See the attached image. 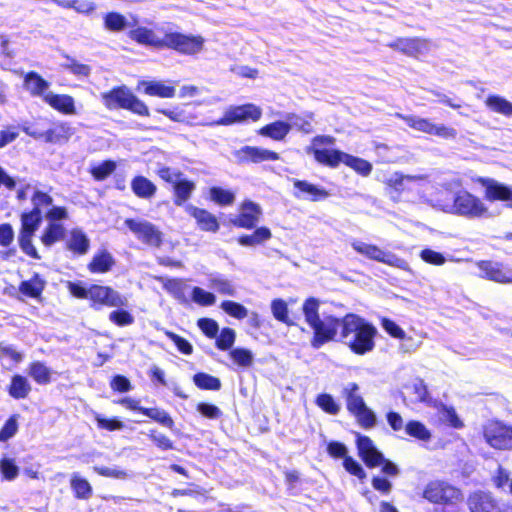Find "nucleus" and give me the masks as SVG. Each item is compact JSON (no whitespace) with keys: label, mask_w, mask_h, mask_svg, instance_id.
Masks as SVG:
<instances>
[{"label":"nucleus","mask_w":512,"mask_h":512,"mask_svg":"<svg viewBox=\"0 0 512 512\" xmlns=\"http://www.w3.org/2000/svg\"><path fill=\"white\" fill-rule=\"evenodd\" d=\"M320 301L315 297H308L302 304V313L305 322L312 330L310 346L320 349L327 343L339 341V332L343 329L345 315L338 317L334 314L320 317Z\"/></svg>","instance_id":"f257e3e1"},{"label":"nucleus","mask_w":512,"mask_h":512,"mask_svg":"<svg viewBox=\"0 0 512 512\" xmlns=\"http://www.w3.org/2000/svg\"><path fill=\"white\" fill-rule=\"evenodd\" d=\"M30 200L32 208L22 212L20 215L21 226L18 235V244L27 256L38 260L41 257L34 247L32 239L42 223L43 208L51 206V204H53V198L45 191L35 190Z\"/></svg>","instance_id":"f03ea898"},{"label":"nucleus","mask_w":512,"mask_h":512,"mask_svg":"<svg viewBox=\"0 0 512 512\" xmlns=\"http://www.w3.org/2000/svg\"><path fill=\"white\" fill-rule=\"evenodd\" d=\"M377 328L355 313L345 314L343 329L339 332V341L346 344L356 355H365L375 348Z\"/></svg>","instance_id":"7ed1b4c3"},{"label":"nucleus","mask_w":512,"mask_h":512,"mask_svg":"<svg viewBox=\"0 0 512 512\" xmlns=\"http://www.w3.org/2000/svg\"><path fill=\"white\" fill-rule=\"evenodd\" d=\"M69 293L77 299H87L89 306L95 311L102 310L104 307H126L127 298L121 295L111 286L91 284L88 287L80 282H67Z\"/></svg>","instance_id":"20e7f679"},{"label":"nucleus","mask_w":512,"mask_h":512,"mask_svg":"<svg viewBox=\"0 0 512 512\" xmlns=\"http://www.w3.org/2000/svg\"><path fill=\"white\" fill-rule=\"evenodd\" d=\"M100 99L109 111L126 110L139 117L150 116L148 105L125 84L113 86L102 92Z\"/></svg>","instance_id":"39448f33"},{"label":"nucleus","mask_w":512,"mask_h":512,"mask_svg":"<svg viewBox=\"0 0 512 512\" xmlns=\"http://www.w3.org/2000/svg\"><path fill=\"white\" fill-rule=\"evenodd\" d=\"M342 395L346 400L348 412L355 417L361 428L368 430L376 425V415L359 394V385L356 382L348 383L343 389Z\"/></svg>","instance_id":"423d86ee"},{"label":"nucleus","mask_w":512,"mask_h":512,"mask_svg":"<svg viewBox=\"0 0 512 512\" xmlns=\"http://www.w3.org/2000/svg\"><path fill=\"white\" fill-rule=\"evenodd\" d=\"M336 139L331 135H317L312 138L311 145L307 147L306 152L311 154L314 160L323 166L337 168L343 164L346 152L328 148L334 146Z\"/></svg>","instance_id":"0eeeda50"},{"label":"nucleus","mask_w":512,"mask_h":512,"mask_svg":"<svg viewBox=\"0 0 512 512\" xmlns=\"http://www.w3.org/2000/svg\"><path fill=\"white\" fill-rule=\"evenodd\" d=\"M204 43L205 39L201 35L168 30L163 34L162 49L172 50L180 55L193 56L203 50Z\"/></svg>","instance_id":"6e6552de"},{"label":"nucleus","mask_w":512,"mask_h":512,"mask_svg":"<svg viewBox=\"0 0 512 512\" xmlns=\"http://www.w3.org/2000/svg\"><path fill=\"white\" fill-rule=\"evenodd\" d=\"M451 212L468 219L486 218L490 215L483 200L465 189L454 194Z\"/></svg>","instance_id":"1a4fd4ad"},{"label":"nucleus","mask_w":512,"mask_h":512,"mask_svg":"<svg viewBox=\"0 0 512 512\" xmlns=\"http://www.w3.org/2000/svg\"><path fill=\"white\" fill-rule=\"evenodd\" d=\"M422 497L429 503L440 506H455L463 500L462 491L443 480H433L427 483Z\"/></svg>","instance_id":"9d476101"},{"label":"nucleus","mask_w":512,"mask_h":512,"mask_svg":"<svg viewBox=\"0 0 512 512\" xmlns=\"http://www.w3.org/2000/svg\"><path fill=\"white\" fill-rule=\"evenodd\" d=\"M396 116L409 128L428 135L436 136L445 140H454L458 135L455 128L444 124H435L429 118H421L415 115H405L400 113H397Z\"/></svg>","instance_id":"9b49d317"},{"label":"nucleus","mask_w":512,"mask_h":512,"mask_svg":"<svg viewBox=\"0 0 512 512\" xmlns=\"http://www.w3.org/2000/svg\"><path fill=\"white\" fill-rule=\"evenodd\" d=\"M351 246L357 253L367 257L368 259L401 270H409V264L405 259H402L391 252L383 251L377 245L365 243L362 241H354L352 242Z\"/></svg>","instance_id":"f8f14e48"},{"label":"nucleus","mask_w":512,"mask_h":512,"mask_svg":"<svg viewBox=\"0 0 512 512\" xmlns=\"http://www.w3.org/2000/svg\"><path fill=\"white\" fill-rule=\"evenodd\" d=\"M482 433L485 441L492 448L497 450L512 449V426L499 420H490L484 425Z\"/></svg>","instance_id":"ddd939ff"},{"label":"nucleus","mask_w":512,"mask_h":512,"mask_svg":"<svg viewBox=\"0 0 512 512\" xmlns=\"http://www.w3.org/2000/svg\"><path fill=\"white\" fill-rule=\"evenodd\" d=\"M124 224L143 244L154 248H159L162 245L163 233L153 223L127 218Z\"/></svg>","instance_id":"4468645a"},{"label":"nucleus","mask_w":512,"mask_h":512,"mask_svg":"<svg viewBox=\"0 0 512 512\" xmlns=\"http://www.w3.org/2000/svg\"><path fill=\"white\" fill-rule=\"evenodd\" d=\"M261 117L262 109L259 106L253 103H246L228 107L216 123L222 126H230L247 121L256 122Z\"/></svg>","instance_id":"2eb2a0df"},{"label":"nucleus","mask_w":512,"mask_h":512,"mask_svg":"<svg viewBox=\"0 0 512 512\" xmlns=\"http://www.w3.org/2000/svg\"><path fill=\"white\" fill-rule=\"evenodd\" d=\"M117 403L124 406L128 410L147 416L152 421L168 429L172 430L175 427V422L173 418L167 411L163 409L157 407H143L140 405V401L138 399H134L131 397H124L118 400Z\"/></svg>","instance_id":"dca6fc26"},{"label":"nucleus","mask_w":512,"mask_h":512,"mask_svg":"<svg viewBox=\"0 0 512 512\" xmlns=\"http://www.w3.org/2000/svg\"><path fill=\"white\" fill-rule=\"evenodd\" d=\"M25 132L35 140L49 144H65L70 140L73 134V129L69 123L60 121L53 123L46 131L25 130Z\"/></svg>","instance_id":"f3484780"},{"label":"nucleus","mask_w":512,"mask_h":512,"mask_svg":"<svg viewBox=\"0 0 512 512\" xmlns=\"http://www.w3.org/2000/svg\"><path fill=\"white\" fill-rule=\"evenodd\" d=\"M387 46L407 57L419 58L429 50V41L422 37H398Z\"/></svg>","instance_id":"a211bd4d"},{"label":"nucleus","mask_w":512,"mask_h":512,"mask_svg":"<svg viewBox=\"0 0 512 512\" xmlns=\"http://www.w3.org/2000/svg\"><path fill=\"white\" fill-rule=\"evenodd\" d=\"M261 215L262 210L258 204L245 200L241 203L239 213L230 222L236 228L251 230L256 227Z\"/></svg>","instance_id":"6ab92c4d"},{"label":"nucleus","mask_w":512,"mask_h":512,"mask_svg":"<svg viewBox=\"0 0 512 512\" xmlns=\"http://www.w3.org/2000/svg\"><path fill=\"white\" fill-rule=\"evenodd\" d=\"M476 182L484 188V195L488 201L508 202L512 207V187L487 177H478Z\"/></svg>","instance_id":"aec40b11"},{"label":"nucleus","mask_w":512,"mask_h":512,"mask_svg":"<svg viewBox=\"0 0 512 512\" xmlns=\"http://www.w3.org/2000/svg\"><path fill=\"white\" fill-rule=\"evenodd\" d=\"M477 268L482 273V277L497 283L512 282V268L492 260H480L476 263Z\"/></svg>","instance_id":"412c9836"},{"label":"nucleus","mask_w":512,"mask_h":512,"mask_svg":"<svg viewBox=\"0 0 512 512\" xmlns=\"http://www.w3.org/2000/svg\"><path fill=\"white\" fill-rule=\"evenodd\" d=\"M356 447L359 457L368 468L379 467L383 454L375 447L370 437L357 434Z\"/></svg>","instance_id":"4be33fe9"},{"label":"nucleus","mask_w":512,"mask_h":512,"mask_svg":"<svg viewBox=\"0 0 512 512\" xmlns=\"http://www.w3.org/2000/svg\"><path fill=\"white\" fill-rule=\"evenodd\" d=\"M185 211L195 220L197 227L201 231L209 233H216L219 231L220 223L217 217L207 209L194 205H187L185 207Z\"/></svg>","instance_id":"5701e85b"},{"label":"nucleus","mask_w":512,"mask_h":512,"mask_svg":"<svg viewBox=\"0 0 512 512\" xmlns=\"http://www.w3.org/2000/svg\"><path fill=\"white\" fill-rule=\"evenodd\" d=\"M470 512H500L497 500L490 492L474 491L467 498Z\"/></svg>","instance_id":"b1692460"},{"label":"nucleus","mask_w":512,"mask_h":512,"mask_svg":"<svg viewBox=\"0 0 512 512\" xmlns=\"http://www.w3.org/2000/svg\"><path fill=\"white\" fill-rule=\"evenodd\" d=\"M242 163H261L264 161H277L280 156L277 152L255 146H244L237 152Z\"/></svg>","instance_id":"393cba45"},{"label":"nucleus","mask_w":512,"mask_h":512,"mask_svg":"<svg viewBox=\"0 0 512 512\" xmlns=\"http://www.w3.org/2000/svg\"><path fill=\"white\" fill-rule=\"evenodd\" d=\"M137 90L147 96L159 98H173L176 93L174 85L157 80H141L137 83Z\"/></svg>","instance_id":"a878e982"},{"label":"nucleus","mask_w":512,"mask_h":512,"mask_svg":"<svg viewBox=\"0 0 512 512\" xmlns=\"http://www.w3.org/2000/svg\"><path fill=\"white\" fill-rule=\"evenodd\" d=\"M293 186L296 189L294 195L297 198H304L312 202H319L325 200L329 196V192L326 189L306 180L295 179L293 181Z\"/></svg>","instance_id":"bb28decb"},{"label":"nucleus","mask_w":512,"mask_h":512,"mask_svg":"<svg viewBox=\"0 0 512 512\" xmlns=\"http://www.w3.org/2000/svg\"><path fill=\"white\" fill-rule=\"evenodd\" d=\"M43 101L55 111L63 115L76 114L74 98L69 94L46 93L43 95Z\"/></svg>","instance_id":"cd10ccee"},{"label":"nucleus","mask_w":512,"mask_h":512,"mask_svg":"<svg viewBox=\"0 0 512 512\" xmlns=\"http://www.w3.org/2000/svg\"><path fill=\"white\" fill-rule=\"evenodd\" d=\"M45 287V280L38 273H34L28 280L20 282L18 291L25 297L42 302V294Z\"/></svg>","instance_id":"c85d7f7f"},{"label":"nucleus","mask_w":512,"mask_h":512,"mask_svg":"<svg viewBox=\"0 0 512 512\" xmlns=\"http://www.w3.org/2000/svg\"><path fill=\"white\" fill-rule=\"evenodd\" d=\"M128 37L137 44L162 50L163 36L160 38L157 37L155 32L150 28L144 26L136 27L129 31Z\"/></svg>","instance_id":"c756f323"},{"label":"nucleus","mask_w":512,"mask_h":512,"mask_svg":"<svg viewBox=\"0 0 512 512\" xmlns=\"http://www.w3.org/2000/svg\"><path fill=\"white\" fill-rule=\"evenodd\" d=\"M130 187L137 198L145 200L152 199L158 190L156 184L143 175H135L130 182Z\"/></svg>","instance_id":"7c9ffc66"},{"label":"nucleus","mask_w":512,"mask_h":512,"mask_svg":"<svg viewBox=\"0 0 512 512\" xmlns=\"http://www.w3.org/2000/svg\"><path fill=\"white\" fill-rule=\"evenodd\" d=\"M195 188V182L190 179L182 177L176 179L172 184L174 205H184L191 198Z\"/></svg>","instance_id":"2f4dec72"},{"label":"nucleus","mask_w":512,"mask_h":512,"mask_svg":"<svg viewBox=\"0 0 512 512\" xmlns=\"http://www.w3.org/2000/svg\"><path fill=\"white\" fill-rule=\"evenodd\" d=\"M115 265V260L110 252L106 249L97 251L90 262L87 269L93 274H104L109 272Z\"/></svg>","instance_id":"473e14b6"},{"label":"nucleus","mask_w":512,"mask_h":512,"mask_svg":"<svg viewBox=\"0 0 512 512\" xmlns=\"http://www.w3.org/2000/svg\"><path fill=\"white\" fill-rule=\"evenodd\" d=\"M65 248L75 255H85L89 251L90 240L80 228H73L65 243Z\"/></svg>","instance_id":"72a5a7b5"},{"label":"nucleus","mask_w":512,"mask_h":512,"mask_svg":"<svg viewBox=\"0 0 512 512\" xmlns=\"http://www.w3.org/2000/svg\"><path fill=\"white\" fill-rule=\"evenodd\" d=\"M32 386L27 377L21 374H14L7 386V392L10 397L16 400L25 399L29 396Z\"/></svg>","instance_id":"f704fd0d"},{"label":"nucleus","mask_w":512,"mask_h":512,"mask_svg":"<svg viewBox=\"0 0 512 512\" xmlns=\"http://www.w3.org/2000/svg\"><path fill=\"white\" fill-rule=\"evenodd\" d=\"M23 85L30 95L42 98L49 88V82L36 71H29L24 75Z\"/></svg>","instance_id":"c9c22d12"},{"label":"nucleus","mask_w":512,"mask_h":512,"mask_svg":"<svg viewBox=\"0 0 512 512\" xmlns=\"http://www.w3.org/2000/svg\"><path fill=\"white\" fill-rule=\"evenodd\" d=\"M290 131L291 125L288 122L277 120L261 127L258 134L275 141H282Z\"/></svg>","instance_id":"e433bc0d"},{"label":"nucleus","mask_w":512,"mask_h":512,"mask_svg":"<svg viewBox=\"0 0 512 512\" xmlns=\"http://www.w3.org/2000/svg\"><path fill=\"white\" fill-rule=\"evenodd\" d=\"M65 234L66 230L63 224L48 222L40 236V240L44 246L50 247L64 239Z\"/></svg>","instance_id":"4c0bfd02"},{"label":"nucleus","mask_w":512,"mask_h":512,"mask_svg":"<svg viewBox=\"0 0 512 512\" xmlns=\"http://www.w3.org/2000/svg\"><path fill=\"white\" fill-rule=\"evenodd\" d=\"M28 375L38 385H47L52 381V371L42 361H32L28 365Z\"/></svg>","instance_id":"58836bf2"},{"label":"nucleus","mask_w":512,"mask_h":512,"mask_svg":"<svg viewBox=\"0 0 512 512\" xmlns=\"http://www.w3.org/2000/svg\"><path fill=\"white\" fill-rule=\"evenodd\" d=\"M272 237L271 230L266 227L256 228L252 234H243L237 238V242L242 246L253 247L259 245Z\"/></svg>","instance_id":"ea45409f"},{"label":"nucleus","mask_w":512,"mask_h":512,"mask_svg":"<svg viewBox=\"0 0 512 512\" xmlns=\"http://www.w3.org/2000/svg\"><path fill=\"white\" fill-rule=\"evenodd\" d=\"M164 289L176 300L182 304L189 302L187 297L188 286L183 279L173 278L168 279L164 285Z\"/></svg>","instance_id":"a19ab883"},{"label":"nucleus","mask_w":512,"mask_h":512,"mask_svg":"<svg viewBox=\"0 0 512 512\" xmlns=\"http://www.w3.org/2000/svg\"><path fill=\"white\" fill-rule=\"evenodd\" d=\"M485 105L492 112L506 117L512 116V103L502 96L496 94L487 96L485 99Z\"/></svg>","instance_id":"79ce46f5"},{"label":"nucleus","mask_w":512,"mask_h":512,"mask_svg":"<svg viewBox=\"0 0 512 512\" xmlns=\"http://www.w3.org/2000/svg\"><path fill=\"white\" fill-rule=\"evenodd\" d=\"M208 199L219 206H230L235 202V194L229 189L212 186L208 190Z\"/></svg>","instance_id":"37998d69"},{"label":"nucleus","mask_w":512,"mask_h":512,"mask_svg":"<svg viewBox=\"0 0 512 512\" xmlns=\"http://www.w3.org/2000/svg\"><path fill=\"white\" fill-rule=\"evenodd\" d=\"M343 164L362 177L369 176L373 170L369 161L348 153L345 154Z\"/></svg>","instance_id":"c03bdc74"},{"label":"nucleus","mask_w":512,"mask_h":512,"mask_svg":"<svg viewBox=\"0 0 512 512\" xmlns=\"http://www.w3.org/2000/svg\"><path fill=\"white\" fill-rule=\"evenodd\" d=\"M70 486L74 497L77 499L87 500L92 496V486L85 478L79 476L78 474H73L71 476Z\"/></svg>","instance_id":"a18cd8bd"},{"label":"nucleus","mask_w":512,"mask_h":512,"mask_svg":"<svg viewBox=\"0 0 512 512\" xmlns=\"http://www.w3.org/2000/svg\"><path fill=\"white\" fill-rule=\"evenodd\" d=\"M193 382L200 390L218 391L222 386L221 380L218 377L205 372H198L194 374Z\"/></svg>","instance_id":"49530a36"},{"label":"nucleus","mask_w":512,"mask_h":512,"mask_svg":"<svg viewBox=\"0 0 512 512\" xmlns=\"http://www.w3.org/2000/svg\"><path fill=\"white\" fill-rule=\"evenodd\" d=\"M103 25L104 28L108 31L121 32L127 27L128 22L123 14L116 11H111L104 15Z\"/></svg>","instance_id":"de8ad7c7"},{"label":"nucleus","mask_w":512,"mask_h":512,"mask_svg":"<svg viewBox=\"0 0 512 512\" xmlns=\"http://www.w3.org/2000/svg\"><path fill=\"white\" fill-rule=\"evenodd\" d=\"M271 311L277 321L287 326L295 325V322L289 317V309L285 300L281 298L273 299L271 302Z\"/></svg>","instance_id":"09e8293b"},{"label":"nucleus","mask_w":512,"mask_h":512,"mask_svg":"<svg viewBox=\"0 0 512 512\" xmlns=\"http://www.w3.org/2000/svg\"><path fill=\"white\" fill-rule=\"evenodd\" d=\"M405 432L410 437L427 442L431 439V433L427 427L418 420H410L405 424Z\"/></svg>","instance_id":"8fccbe9b"},{"label":"nucleus","mask_w":512,"mask_h":512,"mask_svg":"<svg viewBox=\"0 0 512 512\" xmlns=\"http://www.w3.org/2000/svg\"><path fill=\"white\" fill-rule=\"evenodd\" d=\"M405 388L413 395V403H424L429 401L428 388L423 379L417 378L413 383L406 385Z\"/></svg>","instance_id":"3c124183"},{"label":"nucleus","mask_w":512,"mask_h":512,"mask_svg":"<svg viewBox=\"0 0 512 512\" xmlns=\"http://www.w3.org/2000/svg\"><path fill=\"white\" fill-rule=\"evenodd\" d=\"M116 167L117 165L114 160L107 159L96 166H92L89 169V173L91 174L94 180L104 181L116 170Z\"/></svg>","instance_id":"603ef678"},{"label":"nucleus","mask_w":512,"mask_h":512,"mask_svg":"<svg viewBox=\"0 0 512 512\" xmlns=\"http://www.w3.org/2000/svg\"><path fill=\"white\" fill-rule=\"evenodd\" d=\"M221 309L227 313L229 316L236 318L238 320H242L247 317L248 310L241 303L225 300L220 305Z\"/></svg>","instance_id":"864d4df0"},{"label":"nucleus","mask_w":512,"mask_h":512,"mask_svg":"<svg viewBox=\"0 0 512 512\" xmlns=\"http://www.w3.org/2000/svg\"><path fill=\"white\" fill-rule=\"evenodd\" d=\"M315 403L325 413L336 415L340 411V406L335 402L332 395L328 393H321L316 397Z\"/></svg>","instance_id":"5fc2aeb1"},{"label":"nucleus","mask_w":512,"mask_h":512,"mask_svg":"<svg viewBox=\"0 0 512 512\" xmlns=\"http://www.w3.org/2000/svg\"><path fill=\"white\" fill-rule=\"evenodd\" d=\"M109 320L118 327H125L134 323V316L120 307L109 313Z\"/></svg>","instance_id":"6e6d98bb"},{"label":"nucleus","mask_w":512,"mask_h":512,"mask_svg":"<svg viewBox=\"0 0 512 512\" xmlns=\"http://www.w3.org/2000/svg\"><path fill=\"white\" fill-rule=\"evenodd\" d=\"M0 474L3 480L12 481L19 474V468L14 459L3 457L0 459Z\"/></svg>","instance_id":"4d7b16f0"},{"label":"nucleus","mask_w":512,"mask_h":512,"mask_svg":"<svg viewBox=\"0 0 512 512\" xmlns=\"http://www.w3.org/2000/svg\"><path fill=\"white\" fill-rule=\"evenodd\" d=\"M235 331L230 327H224L216 338L215 345L221 351L229 350L235 342Z\"/></svg>","instance_id":"13d9d810"},{"label":"nucleus","mask_w":512,"mask_h":512,"mask_svg":"<svg viewBox=\"0 0 512 512\" xmlns=\"http://www.w3.org/2000/svg\"><path fill=\"white\" fill-rule=\"evenodd\" d=\"M230 357L240 367H250L253 363V355L246 348H234L230 351Z\"/></svg>","instance_id":"bf43d9fd"},{"label":"nucleus","mask_w":512,"mask_h":512,"mask_svg":"<svg viewBox=\"0 0 512 512\" xmlns=\"http://www.w3.org/2000/svg\"><path fill=\"white\" fill-rule=\"evenodd\" d=\"M164 335L175 344L178 351L181 352L182 354L191 355L193 353L192 344L184 337L170 330H164Z\"/></svg>","instance_id":"052dcab7"},{"label":"nucleus","mask_w":512,"mask_h":512,"mask_svg":"<svg viewBox=\"0 0 512 512\" xmlns=\"http://www.w3.org/2000/svg\"><path fill=\"white\" fill-rule=\"evenodd\" d=\"M148 438L162 451L172 450L174 449L173 441L166 436L165 434L157 431L156 429H152L148 433Z\"/></svg>","instance_id":"680f3d73"},{"label":"nucleus","mask_w":512,"mask_h":512,"mask_svg":"<svg viewBox=\"0 0 512 512\" xmlns=\"http://www.w3.org/2000/svg\"><path fill=\"white\" fill-rule=\"evenodd\" d=\"M18 415H11L0 429V442H6L18 431Z\"/></svg>","instance_id":"e2e57ef3"},{"label":"nucleus","mask_w":512,"mask_h":512,"mask_svg":"<svg viewBox=\"0 0 512 512\" xmlns=\"http://www.w3.org/2000/svg\"><path fill=\"white\" fill-rule=\"evenodd\" d=\"M209 285L212 289L222 295L233 296L235 294V288L228 279L214 277L209 280Z\"/></svg>","instance_id":"0e129e2a"},{"label":"nucleus","mask_w":512,"mask_h":512,"mask_svg":"<svg viewBox=\"0 0 512 512\" xmlns=\"http://www.w3.org/2000/svg\"><path fill=\"white\" fill-rule=\"evenodd\" d=\"M381 326L392 338L403 340L406 337L405 331L395 321L389 318L383 317L381 319Z\"/></svg>","instance_id":"69168bd1"},{"label":"nucleus","mask_w":512,"mask_h":512,"mask_svg":"<svg viewBox=\"0 0 512 512\" xmlns=\"http://www.w3.org/2000/svg\"><path fill=\"white\" fill-rule=\"evenodd\" d=\"M197 325L206 337L210 339L217 337L219 332V325L214 319L200 318L197 322Z\"/></svg>","instance_id":"338daca9"},{"label":"nucleus","mask_w":512,"mask_h":512,"mask_svg":"<svg viewBox=\"0 0 512 512\" xmlns=\"http://www.w3.org/2000/svg\"><path fill=\"white\" fill-rule=\"evenodd\" d=\"M192 299L201 306H210L216 301L213 293L205 291L197 286L192 289Z\"/></svg>","instance_id":"774afa93"}]
</instances>
